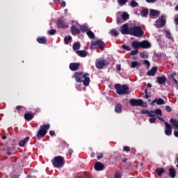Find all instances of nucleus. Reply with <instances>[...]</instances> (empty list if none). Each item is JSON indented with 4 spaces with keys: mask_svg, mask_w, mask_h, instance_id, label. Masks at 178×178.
<instances>
[{
    "mask_svg": "<svg viewBox=\"0 0 178 178\" xmlns=\"http://www.w3.org/2000/svg\"><path fill=\"white\" fill-rule=\"evenodd\" d=\"M74 77L76 83H83L85 87L90 86V74L83 72H75Z\"/></svg>",
    "mask_w": 178,
    "mask_h": 178,
    "instance_id": "f257e3e1",
    "label": "nucleus"
},
{
    "mask_svg": "<svg viewBox=\"0 0 178 178\" xmlns=\"http://www.w3.org/2000/svg\"><path fill=\"white\" fill-rule=\"evenodd\" d=\"M49 127H51L49 124H44L40 127V129L38 131V133L36 134V137L38 140H41V138H44V137L47 136V133H48V130H49Z\"/></svg>",
    "mask_w": 178,
    "mask_h": 178,
    "instance_id": "f03ea898",
    "label": "nucleus"
},
{
    "mask_svg": "<svg viewBox=\"0 0 178 178\" xmlns=\"http://www.w3.org/2000/svg\"><path fill=\"white\" fill-rule=\"evenodd\" d=\"M131 47L133 48L140 47L143 48V49H148V48H151V43L148 40H143L142 42L135 40L131 42Z\"/></svg>",
    "mask_w": 178,
    "mask_h": 178,
    "instance_id": "7ed1b4c3",
    "label": "nucleus"
},
{
    "mask_svg": "<svg viewBox=\"0 0 178 178\" xmlns=\"http://www.w3.org/2000/svg\"><path fill=\"white\" fill-rule=\"evenodd\" d=\"M117 94L118 95H124L130 93V90H129V86L127 85H120L119 83H116L114 86Z\"/></svg>",
    "mask_w": 178,
    "mask_h": 178,
    "instance_id": "20e7f679",
    "label": "nucleus"
},
{
    "mask_svg": "<svg viewBox=\"0 0 178 178\" xmlns=\"http://www.w3.org/2000/svg\"><path fill=\"white\" fill-rule=\"evenodd\" d=\"M52 165L54 168H63L65 165V158L61 156H57L54 157L51 160Z\"/></svg>",
    "mask_w": 178,
    "mask_h": 178,
    "instance_id": "39448f33",
    "label": "nucleus"
},
{
    "mask_svg": "<svg viewBox=\"0 0 178 178\" xmlns=\"http://www.w3.org/2000/svg\"><path fill=\"white\" fill-rule=\"evenodd\" d=\"M130 31V35H134V37H143L144 35V31H143L140 26L131 27Z\"/></svg>",
    "mask_w": 178,
    "mask_h": 178,
    "instance_id": "423d86ee",
    "label": "nucleus"
},
{
    "mask_svg": "<svg viewBox=\"0 0 178 178\" xmlns=\"http://www.w3.org/2000/svg\"><path fill=\"white\" fill-rule=\"evenodd\" d=\"M97 47L99 49H105V43L102 40H92L90 45V49H95V47Z\"/></svg>",
    "mask_w": 178,
    "mask_h": 178,
    "instance_id": "0eeeda50",
    "label": "nucleus"
},
{
    "mask_svg": "<svg viewBox=\"0 0 178 178\" xmlns=\"http://www.w3.org/2000/svg\"><path fill=\"white\" fill-rule=\"evenodd\" d=\"M108 65H109V62L106 59L99 58L95 63L97 69H104V66H108Z\"/></svg>",
    "mask_w": 178,
    "mask_h": 178,
    "instance_id": "6e6552de",
    "label": "nucleus"
},
{
    "mask_svg": "<svg viewBox=\"0 0 178 178\" xmlns=\"http://www.w3.org/2000/svg\"><path fill=\"white\" fill-rule=\"evenodd\" d=\"M166 24V17L165 15H161L156 21V26L159 29L163 27Z\"/></svg>",
    "mask_w": 178,
    "mask_h": 178,
    "instance_id": "1a4fd4ad",
    "label": "nucleus"
},
{
    "mask_svg": "<svg viewBox=\"0 0 178 178\" xmlns=\"http://www.w3.org/2000/svg\"><path fill=\"white\" fill-rule=\"evenodd\" d=\"M56 26L58 29H67V27H69V24L66 20L59 18L56 22Z\"/></svg>",
    "mask_w": 178,
    "mask_h": 178,
    "instance_id": "9d476101",
    "label": "nucleus"
},
{
    "mask_svg": "<svg viewBox=\"0 0 178 178\" xmlns=\"http://www.w3.org/2000/svg\"><path fill=\"white\" fill-rule=\"evenodd\" d=\"M129 104L131 106H143L144 102L141 99H130Z\"/></svg>",
    "mask_w": 178,
    "mask_h": 178,
    "instance_id": "9b49d317",
    "label": "nucleus"
},
{
    "mask_svg": "<svg viewBox=\"0 0 178 178\" xmlns=\"http://www.w3.org/2000/svg\"><path fill=\"white\" fill-rule=\"evenodd\" d=\"M165 124V136H172V127H171L170 124H169L168 122H164Z\"/></svg>",
    "mask_w": 178,
    "mask_h": 178,
    "instance_id": "f8f14e48",
    "label": "nucleus"
},
{
    "mask_svg": "<svg viewBox=\"0 0 178 178\" xmlns=\"http://www.w3.org/2000/svg\"><path fill=\"white\" fill-rule=\"evenodd\" d=\"M159 15H161V13L159 10L150 9L149 13L150 19H156Z\"/></svg>",
    "mask_w": 178,
    "mask_h": 178,
    "instance_id": "ddd939ff",
    "label": "nucleus"
},
{
    "mask_svg": "<svg viewBox=\"0 0 178 178\" xmlns=\"http://www.w3.org/2000/svg\"><path fill=\"white\" fill-rule=\"evenodd\" d=\"M121 33L124 35H129L131 34L130 28L129 29V24H124L121 27Z\"/></svg>",
    "mask_w": 178,
    "mask_h": 178,
    "instance_id": "4468645a",
    "label": "nucleus"
},
{
    "mask_svg": "<svg viewBox=\"0 0 178 178\" xmlns=\"http://www.w3.org/2000/svg\"><path fill=\"white\" fill-rule=\"evenodd\" d=\"M156 104V105H165V100L162 98H156L150 103L151 106H154Z\"/></svg>",
    "mask_w": 178,
    "mask_h": 178,
    "instance_id": "2eb2a0df",
    "label": "nucleus"
},
{
    "mask_svg": "<svg viewBox=\"0 0 178 178\" xmlns=\"http://www.w3.org/2000/svg\"><path fill=\"white\" fill-rule=\"evenodd\" d=\"M79 67H80V63H71L70 64V69L72 72H76V70H79Z\"/></svg>",
    "mask_w": 178,
    "mask_h": 178,
    "instance_id": "dca6fc26",
    "label": "nucleus"
},
{
    "mask_svg": "<svg viewBox=\"0 0 178 178\" xmlns=\"http://www.w3.org/2000/svg\"><path fill=\"white\" fill-rule=\"evenodd\" d=\"M156 80H157V83H159L160 86H162L163 84H165L167 79L165 76H157Z\"/></svg>",
    "mask_w": 178,
    "mask_h": 178,
    "instance_id": "f3484780",
    "label": "nucleus"
},
{
    "mask_svg": "<svg viewBox=\"0 0 178 178\" xmlns=\"http://www.w3.org/2000/svg\"><path fill=\"white\" fill-rule=\"evenodd\" d=\"M76 55H78V56H80L81 58H86V56L88 55V52H87V51L86 50H76Z\"/></svg>",
    "mask_w": 178,
    "mask_h": 178,
    "instance_id": "a211bd4d",
    "label": "nucleus"
},
{
    "mask_svg": "<svg viewBox=\"0 0 178 178\" xmlns=\"http://www.w3.org/2000/svg\"><path fill=\"white\" fill-rule=\"evenodd\" d=\"M156 72H158V67H152L147 72V76H155L156 74Z\"/></svg>",
    "mask_w": 178,
    "mask_h": 178,
    "instance_id": "6ab92c4d",
    "label": "nucleus"
},
{
    "mask_svg": "<svg viewBox=\"0 0 178 178\" xmlns=\"http://www.w3.org/2000/svg\"><path fill=\"white\" fill-rule=\"evenodd\" d=\"M71 33L72 35H77V34H80V29L75 25H72L71 26Z\"/></svg>",
    "mask_w": 178,
    "mask_h": 178,
    "instance_id": "aec40b11",
    "label": "nucleus"
},
{
    "mask_svg": "<svg viewBox=\"0 0 178 178\" xmlns=\"http://www.w3.org/2000/svg\"><path fill=\"white\" fill-rule=\"evenodd\" d=\"M24 118L26 122H30L31 120H33L34 119V114L30 113H25Z\"/></svg>",
    "mask_w": 178,
    "mask_h": 178,
    "instance_id": "412c9836",
    "label": "nucleus"
},
{
    "mask_svg": "<svg viewBox=\"0 0 178 178\" xmlns=\"http://www.w3.org/2000/svg\"><path fill=\"white\" fill-rule=\"evenodd\" d=\"M105 168V166L104 165V164L101 162H97L95 164V170H104V168Z\"/></svg>",
    "mask_w": 178,
    "mask_h": 178,
    "instance_id": "4be33fe9",
    "label": "nucleus"
},
{
    "mask_svg": "<svg viewBox=\"0 0 178 178\" xmlns=\"http://www.w3.org/2000/svg\"><path fill=\"white\" fill-rule=\"evenodd\" d=\"M29 140H30V137L26 136L25 138L21 140L19 142L18 145L19 147H24V145H26V144H27V143H29Z\"/></svg>",
    "mask_w": 178,
    "mask_h": 178,
    "instance_id": "5701e85b",
    "label": "nucleus"
},
{
    "mask_svg": "<svg viewBox=\"0 0 178 178\" xmlns=\"http://www.w3.org/2000/svg\"><path fill=\"white\" fill-rule=\"evenodd\" d=\"M37 41L39 44H47V41H48V40L47 39V38L42 36L38 38Z\"/></svg>",
    "mask_w": 178,
    "mask_h": 178,
    "instance_id": "b1692460",
    "label": "nucleus"
},
{
    "mask_svg": "<svg viewBox=\"0 0 178 178\" xmlns=\"http://www.w3.org/2000/svg\"><path fill=\"white\" fill-rule=\"evenodd\" d=\"M168 172H169L170 177H172V178L176 177V170H175V168H169Z\"/></svg>",
    "mask_w": 178,
    "mask_h": 178,
    "instance_id": "393cba45",
    "label": "nucleus"
},
{
    "mask_svg": "<svg viewBox=\"0 0 178 178\" xmlns=\"http://www.w3.org/2000/svg\"><path fill=\"white\" fill-rule=\"evenodd\" d=\"M170 123H171L172 126H173L175 129H178V121L176 119L171 118L170 120Z\"/></svg>",
    "mask_w": 178,
    "mask_h": 178,
    "instance_id": "a878e982",
    "label": "nucleus"
},
{
    "mask_svg": "<svg viewBox=\"0 0 178 178\" xmlns=\"http://www.w3.org/2000/svg\"><path fill=\"white\" fill-rule=\"evenodd\" d=\"M115 113H122V104H118L115 107Z\"/></svg>",
    "mask_w": 178,
    "mask_h": 178,
    "instance_id": "bb28decb",
    "label": "nucleus"
},
{
    "mask_svg": "<svg viewBox=\"0 0 178 178\" xmlns=\"http://www.w3.org/2000/svg\"><path fill=\"white\" fill-rule=\"evenodd\" d=\"M81 44L79 42H76L72 44V49L74 51H79L80 49Z\"/></svg>",
    "mask_w": 178,
    "mask_h": 178,
    "instance_id": "cd10ccee",
    "label": "nucleus"
},
{
    "mask_svg": "<svg viewBox=\"0 0 178 178\" xmlns=\"http://www.w3.org/2000/svg\"><path fill=\"white\" fill-rule=\"evenodd\" d=\"M156 172L158 176H162L163 173H165V169L163 168H158L156 169Z\"/></svg>",
    "mask_w": 178,
    "mask_h": 178,
    "instance_id": "c85d7f7f",
    "label": "nucleus"
},
{
    "mask_svg": "<svg viewBox=\"0 0 178 178\" xmlns=\"http://www.w3.org/2000/svg\"><path fill=\"white\" fill-rule=\"evenodd\" d=\"M140 15L143 17L148 16V8H144L140 11Z\"/></svg>",
    "mask_w": 178,
    "mask_h": 178,
    "instance_id": "c756f323",
    "label": "nucleus"
},
{
    "mask_svg": "<svg viewBox=\"0 0 178 178\" xmlns=\"http://www.w3.org/2000/svg\"><path fill=\"white\" fill-rule=\"evenodd\" d=\"M87 35L90 38V40H94L95 38V35L92 31H88L87 32Z\"/></svg>",
    "mask_w": 178,
    "mask_h": 178,
    "instance_id": "7c9ffc66",
    "label": "nucleus"
},
{
    "mask_svg": "<svg viewBox=\"0 0 178 178\" xmlns=\"http://www.w3.org/2000/svg\"><path fill=\"white\" fill-rule=\"evenodd\" d=\"M110 34L113 37H118V35H119V32H118L116 29H111L110 31Z\"/></svg>",
    "mask_w": 178,
    "mask_h": 178,
    "instance_id": "2f4dec72",
    "label": "nucleus"
},
{
    "mask_svg": "<svg viewBox=\"0 0 178 178\" xmlns=\"http://www.w3.org/2000/svg\"><path fill=\"white\" fill-rule=\"evenodd\" d=\"M140 56L143 58V59H147L148 58V52L142 51L140 53Z\"/></svg>",
    "mask_w": 178,
    "mask_h": 178,
    "instance_id": "473e14b6",
    "label": "nucleus"
},
{
    "mask_svg": "<svg viewBox=\"0 0 178 178\" xmlns=\"http://www.w3.org/2000/svg\"><path fill=\"white\" fill-rule=\"evenodd\" d=\"M122 19L124 22H126V20L129 19V14L127 13H123L122 15Z\"/></svg>",
    "mask_w": 178,
    "mask_h": 178,
    "instance_id": "72a5a7b5",
    "label": "nucleus"
},
{
    "mask_svg": "<svg viewBox=\"0 0 178 178\" xmlns=\"http://www.w3.org/2000/svg\"><path fill=\"white\" fill-rule=\"evenodd\" d=\"M130 6L132 8H137V6H138V3H137V1H136V0H132L131 1Z\"/></svg>",
    "mask_w": 178,
    "mask_h": 178,
    "instance_id": "f704fd0d",
    "label": "nucleus"
},
{
    "mask_svg": "<svg viewBox=\"0 0 178 178\" xmlns=\"http://www.w3.org/2000/svg\"><path fill=\"white\" fill-rule=\"evenodd\" d=\"M70 41H72V36L65 37V38H64L65 44H69V42H70Z\"/></svg>",
    "mask_w": 178,
    "mask_h": 178,
    "instance_id": "c9c22d12",
    "label": "nucleus"
},
{
    "mask_svg": "<svg viewBox=\"0 0 178 178\" xmlns=\"http://www.w3.org/2000/svg\"><path fill=\"white\" fill-rule=\"evenodd\" d=\"M129 2V0H118V3L120 5V6H123L124 5H126Z\"/></svg>",
    "mask_w": 178,
    "mask_h": 178,
    "instance_id": "e433bc0d",
    "label": "nucleus"
},
{
    "mask_svg": "<svg viewBox=\"0 0 178 178\" xmlns=\"http://www.w3.org/2000/svg\"><path fill=\"white\" fill-rule=\"evenodd\" d=\"M143 65L146 66L147 69H149V66H151V63L149 61H148V60H144Z\"/></svg>",
    "mask_w": 178,
    "mask_h": 178,
    "instance_id": "4c0bfd02",
    "label": "nucleus"
},
{
    "mask_svg": "<svg viewBox=\"0 0 178 178\" xmlns=\"http://www.w3.org/2000/svg\"><path fill=\"white\" fill-rule=\"evenodd\" d=\"M154 112V115H159L160 116H162V110H161L160 108L155 109Z\"/></svg>",
    "mask_w": 178,
    "mask_h": 178,
    "instance_id": "58836bf2",
    "label": "nucleus"
},
{
    "mask_svg": "<svg viewBox=\"0 0 178 178\" xmlns=\"http://www.w3.org/2000/svg\"><path fill=\"white\" fill-rule=\"evenodd\" d=\"M80 29L83 33H86V31H88V28L84 25H81Z\"/></svg>",
    "mask_w": 178,
    "mask_h": 178,
    "instance_id": "ea45409f",
    "label": "nucleus"
},
{
    "mask_svg": "<svg viewBox=\"0 0 178 178\" xmlns=\"http://www.w3.org/2000/svg\"><path fill=\"white\" fill-rule=\"evenodd\" d=\"M138 65V62H137V61H132L131 64V69H134V68L137 67Z\"/></svg>",
    "mask_w": 178,
    "mask_h": 178,
    "instance_id": "a19ab883",
    "label": "nucleus"
},
{
    "mask_svg": "<svg viewBox=\"0 0 178 178\" xmlns=\"http://www.w3.org/2000/svg\"><path fill=\"white\" fill-rule=\"evenodd\" d=\"M47 33L49 34V35H55V34H56V30L51 29L50 31H47Z\"/></svg>",
    "mask_w": 178,
    "mask_h": 178,
    "instance_id": "79ce46f5",
    "label": "nucleus"
},
{
    "mask_svg": "<svg viewBox=\"0 0 178 178\" xmlns=\"http://www.w3.org/2000/svg\"><path fill=\"white\" fill-rule=\"evenodd\" d=\"M134 49H135L131 51V55L132 56H134V55H137V54H138V48H134Z\"/></svg>",
    "mask_w": 178,
    "mask_h": 178,
    "instance_id": "37998d69",
    "label": "nucleus"
},
{
    "mask_svg": "<svg viewBox=\"0 0 178 178\" xmlns=\"http://www.w3.org/2000/svg\"><path fill=\"white\" fill-rule=\"evenodd\" d=\"M121 47L122 48V49H125V51H131V48L126 44H122Z\"/></svg>",
    "mask_w": 178,
    "mask_h": 178,
    "instance_id": "c03bdc74",
    "label": "nucleus"
},
{
    "mask_svg": "<svg viewBox=\"0 0 178 178\" xmlns=\"http://www.w3.org/2000/svg\"><path fill=\"white\" fill-rule=\"evenodd\" d=\"M148 116L149 117V118H155V113H154V111H149V113H148Z\"/></svg>",
    "mask_w": 178,
    "mask_h": 178,
    "instance_id": "a18cd8bd",
    "label": "nucleus"
},
{
    "mask_svg": "<svg viewBox=\"0 0 178 178\" xmlns=\"http://www.w3.org/2000/svg\"><path fill=\"white\" fill-rule=\"evenodd\" d=\"M123 151H124V152H130V147L124 146Z\"/></svg>",
    "mask_w": 178,
    "mask_h": 178,
    "instance_id": "49530a36",
    "label": "nucleus"
},
{
    "mask_svg": "<svg viewBox=\"0 0 178 178\" xmlns=\"http://www.w3.org/2000/svg\"><path fill=\"white\" fill-rule=\"evenodd\" d=\"M165 33L167 34V38L170 40V38H172V34L170 33V31H166Z\"/></svg>",
    "mask_w": 178,
    "mask_h": 178,
    "instance_id": "de8ad7c7",
    "label": "nucleus"
},
{
    "mask_svg": "<svg viewBox=\"0 0 178 178\" xmlns=\"http://www.w3.org/2000/svg\"><path fill=\"white\" fill-rule=\"evenodd\" d=\"M149 122L150 123H155V122H156V118H152L149 119Z\"/></svg>",
    "mask_w": 178,
    "mask_h": 178,
    "instance_id": "09e8293b",
    "label": "nucleus"
},
{
    "mask_svg": "<svg viewBox=\"0 0 178 178\" xmlns=\"http://www.w3.org/2000/svg\"><path fill=\"white\" fill-rule=\"evenodd\" d=\"M140 112L143 115H148V113H149V111L148 110H142Z\"/></svg>",
    "mask_w": 178,
    "mask_h": 178,
    "instance_id": "8fccbe9b",
    "label": "nucleus"
},
{
    "mask_svg": "<svg viewBox=\"0 0 178 178\" xmlns=\"http://www.w3.org/2000/svg\"><path fill=\"white\" fill-rule=\"evenodd\" d=\"M165 111L166 112H172V108L170 106H165Z\"/></svg>",
    "mask_w": 178,
    "mask_h": 178,
    "instance_id": "3c124183",
    "label": "nucleus"
},
{
    "mask_svg": "<svg viewBox=\"0 0 178 178\" xmlns=\"http://www.w3.org/2000/svg\"><path fill=\"white\" fill-rule=\"evenodd\" d=\"M35 113H40L41 112V108H37L34 109ZM35 113H33V115H35Z\"/></svg>",
    "mask_w": 178,
    "mask_h": 178,
    "instance_id": "603ef678",
    "label": "nucleus"
},
{
    "mask_svg": "<svg viewBox=\"0 0 178 178\" xmlns=\"http://www.w3.org/2000/svg\"><path fill=\"white\" fill-rule=\"evenodd\" d=\"M146 2H147V3H154L156 2V0H146Z\"/></svg>",
    "mask_w": 178,
    "mask_h": 178,
    "instance_id": "864d4df0",
    "label": "nucleus"
},
{
    "mask_svg": "<svg viewBox=\"0 0 178 178\" xmlns=\"http://www.w3.org/2000/svg\"><path fill=\"white\" fill-rule=\"evenodd\" d=\"M102 156H103L102 153L97 154V159H102Z\"/></svg>",
    "mask_w": 178,
    "mask_h": 178,
    "instance_id": "5fc2aeb1",
    "label": "nucleus"
},
{
    "mask_svg": "<svg viewBox=\"0 0 178 178\" xmlns=\"http://www.w3.org/2000/svg\"><path fill=\"white\" fill-rule=\"evenodd\" d=\"M7 155H8V156H12V155H13V152H9V151H8V152H7Z\"/></svg>",
    "mask_w": 178,
    "mask_h": 178,
    "instance_id": "6e6d98bb",
    "label": "nucleus"
},
{
    "mask_svg": "<svg viewBox=\"0 0 178 178\" xmlns=\"http://www.w3.org/2000/svg\"><path fill=\"white\" fill-rule=\"evenodd\" d=\"M115 178H120V174L119 172L115 173Z\"/></svg>",
    "mask_w": 178,
    "mask_h": 178,
    "instance_id": "4d7b16f0",
    "label": "nucleus"
},
{
    "mask_svg": "<svg viewBox=\"0 0 178 178\" xmlns=\"http://www.w3.org/2000/svg\"><path fill=\"white\" fill-rule=\"evenodd\" d=\"M61 6L63 8H65L66 7V1H62L61 3Z\"/></svg>",
    "mask_w": 178,
    "mask_h": 178,
    "instance_id": "13d9d810",
    "label": "nucleus"
},
{
    "mask_svg": "<svg viewBox=\"0 0 178 178\" xmlns=\"http://www.w3.org/2000/svg\"><path fill=\"white\" fill-rule=\"evenodd\" d=\"M49 134H50V136H55V131H49Z\"/></svg>",
    "mask_w": 178,
    "mask_h": 178,
    "instance_id": "bf43d9fd",
    "label": "nucleus"
},
{
    "mask_svg": "<svg viewBox=\"0 0 178 178\" xmlns=\"http://www.w3.org/2000/svg\"><path fill=\"white\" fill-rule=\"evenodd\" d=\"M175 76H176V72H173L170 74L171 79H175Z\"/></svg>",
    "mask_w": 178,
    "mask_h": 178,
    "instance_id": "052dcab7",
    "label": "nucleus"
},
{
    "mask_svg": "<svg viewBox=\"0 0 178 178\" xmlns=\"http://www.w3.org/2000/svg\"><path fill=\"white\" fill-rule=\"evenodd\" d=\"M68 154H69V155H72V154H73V149H68Z\"/></svg>",
    "mask_w": 178,
    "mask_h": 178,
    "instance_id": "680f3d73",
    "label": "nucleus"
},
{
    "mask_svg": "<svg viewBox=\"0 0 178 178\" xmlns=\"http://www.w3.org/2000/svg\"><path fill=\"white\" fill-rule=\"evenodd\" d=\"M121 69H122V67L120 66V65H117V70L120 72Z\"/></svg>",
    "mask_w": 178,
    "mask_h": 178,
    "instance_id": "e2e57ef3",
    "label": "nucleus"
},
{
    "mask_svg": "<svg viewBox=\"0 0 178 178\" xmlns=\"http://www.w3.org/2000/svg\"><path fill=\"white\" fill-rule=\"evenodd\" d=\"M174 136H175V137H177L178 138V131H174Z\"/></svg>",
    "mask_w": 178,
    "mask_h": 178,
    "instance_id": "0e129e2a",
    "label": "nucleus"
},
{
    "mask_svg": "<svg viewBox=\"0 0 178 178\" xmlns=\"http://www.w3.org/2000/svg\"><path fill=\"white\" fill-rule=\"evenodd\" d=\"M117 23L118 24H120L121 22H120V17H117Z\"/></svg>",
    "mask_w": 178,
    "mask_h": 178,
    "instance_id": "69168bd1",
    "label": "nucleus"
},
{
    "mask_svg": "<svg viewBox=\"0 0 178 178\" xmlns=\"http://www.w3.org/2000/svg\"><path fill=\"white\" fill-rule=\"evenodd\" d=\"M22 106H16V109H17V111H20V109H22Z\"/></svg>",
    "mask_w": 178,
    "mask_h": 178,
    "instance_id": "338daca9",
    "label": "nucleus"
},
{
    "mask_svg": "<svg viewBox=\"0 0 178 178\" xmlns=\"http://www.w3.org/2000/svg\"><path fill=\"white\" fill-rule=\"evenodd\" d=\"M11 178H19L18 175H13Z\"/></svg>",
    "mask_w": 178,
    "mask_h": 178,
    "instance_id": "774afa93",
    "label": "nucleus"
}]
</instances>
